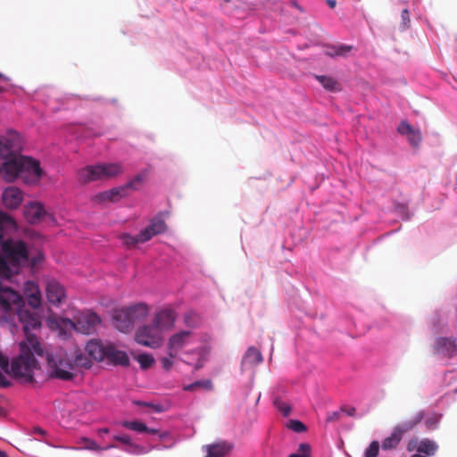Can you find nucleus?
<instances>
[{"label":"nucleus","mask_w":457,"mask_h":457,"mask_svg":"<svg viewBox=\"0 0 457 457\" xmlns=\"http://www.w3.org/2000/svg\"><path fill=\"white\" fill-rule=\"evenodd\" d=\"M24 305L22 297L9 287L0 285V318L7 319L13 309L17 311L19 320L23 325V330L26 335V340L21 343H28L37 355L42 357L44 350L42 349L37 337L31 333V330L41 327L39 315L35 311L22 309Z\"/></svg>","instance_id":"f257e3e1"},{"label":"nucleus","mask_w":457,"mask_h":457,"mask_svg":"<svg viewBox=\"0 0 457 457\" xmlns=\"http://www.w3.org/2000/svg\"><path fill=\"white\" fill-rule=\"evenodd\" d=\"M4 161L0 168V174L7 182L13 181L22 172H29L37 178L42 176V170L37 161L20 154L2 156Z\"/></svg>","instance_id":"f03ea898"},{"label":"nucleus","mask_w":457,"mask_h":457,"mask_svg":"<svg viewBox=\"0 0 457 457\" xmlns=\"http://www.w3.org/2000/svg\"><path fill=\"white\" fill-rule=\"evenodd\" d=\"M20 350V355L11 364L10 374L15 378H23L26 382H32L34 371L38 369L34 356L37 353L28 343H21Z\"/></svg>","instance_id":"7ed1b4c3"},{"label":"nucleus","mask_w":457,"mask_h":457,"mask_svg":"<svg viewBox=\"0 0 457 457\" xmlns=\"http://www.w3.org/2000/svg\"><path fill=\"white\" fill-rule=\"evenodd\" d=\"M149 312L145 303H137L122 309H116L112 313L113 326L120 332H129L134 323L144 320Z\"/></svg>","instance_id":"20e7f679"},{"label":"nucleus","mask_w":457,"mask_h":457,"mask_svg":"<svg viewBox=\"0 0 457 457\" xmlns=\"http://www.w3.org/2000/svg\"><path fill=\"white\" fill-rule=\"evenodd\" d=\"M46 358L51 377L62 380H71L74 378L72 359L62 349L47 353Z\"/></svg>","instance_id":"39448f33"},{"label":"nucleus","mask_w":457,"mask_h":457,"mask_svg":"<svg viewBox=\"0 0 457 457\" xmlns=\"http://www.w3.org/2000/svg\"><path fill=\"white\" fill-rule=\"evenodd\" d=\"M123 172L120 163H102L89 165L79 171V179L82 183H88L96 180H107Z\"/></svg>","instance_id":"423d86ee"},{"label":"nucleus","mask_w":457,"mask_h":457,"mask_svg":"<svg viewBox=\"0 0 457 457\" xmlns=\"http://www.w3.org/2000/svg\"><path fill=\"white\" fill-rule=\"evenodd\" d=\"M424 418L423 412H419L416 416L407 420L402 424L395 426L391 433V435L386 437L381 445L383 450H392L395 449L400 444L403 434L415 428Z\"/></svg>","instance_id":"0eeeda50"},{"label":"nucleus","mask_w":457,"mask_h":457,"mask_svg":"<svg viewBox=\"0 0 457 457\" xmlns=\"http://www.w3.org/2000/svg\"><path fill=\"white\" fill-rule=\"evenodd\" d=\"M2 257L8 262L16 265L21 261L28 260V251L24 242L12 239L5 240L2 244Z\"/></svg>","instance_id":"6e6552de"},{"label":"nucleus","mask_w":457,"mask_h":457,"mask_svg":"<svg viewBox=\"0 0 457 457\" xmlns=\"http://www.w3.org/2000/svg\"><path fill=\"white\" fill-rule=\"evenodd\" d=\"M162 332L154 324L145 325L137 328L135 340L141 345L158 348L163 340Z\"/></svg>","instance_id":"1a4fd4ad"},{"label":"nucleus","mask_w":457,"mask_h":457,"mask_svg":"<svg viewBox=\"0 0 457 457\" xmlns=\"http://www.w3.org/2000/svg\"><path fill=\"white\" fill-rule=\"evenodd\" d=\"M192 333L179 331L172 335L167 343V353L170 358H177L179 352L189 343Z\"/></svg>","instance_id":"9d476101"},{"label":"nucleus","mask_w":457,"mask_h":457,"mask_svg":"<svg viewBox=\"0 0 457 457\" xmlns=\"http://www.w3.org/2000/svg\"><path fill=\"white\" fill-rule=\"evenodd\" d=\"M433 349L435 353L451 359L457 355L456 339L453 337H437L435 341Z\"/></svg>","instance_id":"9b49d317"},{"label":"nucleus","mask_w":457,"mask_h":457,"mask_svg":"<svg viewBox=\"0 0 457 457\" xmlns=\"http://www.w3.org/2000/svg\"><path fill=\"white\" fill-rule=\"evenodd\" d=\"M104 361L114 366L128 367L129 365L127 353L118 349L112 343H107Z\"/></svg>","instance_id":"f8f14e48"},{"label":"nucleus","mask_w":457,"mask_h":457,"mask_svg":"<svg viewBox=\"0 0 457 457\" xmlns=\"http://www.w3.org/2000/svg\"><path fill=\"white\" fill-rule=\"evenodd\" d=\"M21 150L19 135L11 133L8 137H0V156L18 154Z\"/></svg>","instance_id":"ddd939ff"},{"label":"nucleus","mask_w":457,"mask_h":457,"mask_svg":"<svg viewBox=\"0 0 457 457\" xmlns=\"http://www.w3.org/2000/svg\"><path fill=\"white\" fill-rule=\"evenodd\" d=\"M101 322L100 317L92 312H88L86 313H83L76 323H73L74 328L84 333V334H90L92 333L97 325H99Z\"/></svg>","instance_id":"4468645a"},{"label":"nucleus","mask_w":457,"mask_h":457,"mask_svg":"<svg viewBox=\"0 0 457 457\" xmlns=\"http://www.w3.org/2000/svg\"><path fill=\"white\" fill-rule=\"evenodd\" d=\"M175 320V312L170 308H165L154 314L153 323L163 333L174 326Z\"/></svg>","instance_id":"2eb2a0df"},{"label":"nucleus","mask_w":457,"mask_h":457,"mask_svg":"<svg viewBox=\"0 0 457 457\" xmlns=\"http://www.w3.org/2000/svg\"><path fill=\"white\" fill-rule=\"evenodd\" d=\"M46 297L53 305H60L65 298L64 287L56 280H49L46 284Z\"/></svg>","instance_id":"dca6fc26"},{"label":"nucleus","mask_w":457,"mask_h":457,"mask_svg":"<svg viewBox=\"0 0 457 457\" xmlns=\"http://www.w3.org/2000/svg\"><path fill=\"white\" fill-rule=\"evenodd\" d=\"M23 214L29 223L37 224L46 214V212L41 203L30 202L24 206Z\"/></svg>","instance_id":"f3484780"},{"label":"nucleus","mask_w":457,"mask_h":457,"mask_svg":"<svg viewBox=\"0 0 457 457\" xmlns=\"http://www.w3.org/2000/svg\"><path fill=\"white\" fill-rule=\"evenodd\" d=\"M2 200L6 208L17 209L23 200V193L16 187H9L3 192Z\"/></svg>","instance_id":"a211bd4d"},{"label":"nucleus","mask_w":457,"mask_h":457,"mask_svg":"<svg viewBox=\"0 0 457 457\" xmlns=\"http://www.w3.org/2000/svg\"><path fill=\"white\" fill-rule=\"evenodd\" d=\"M166 223L161 217H154L150 220L149 225L141 231V241L147 242L153 237L166 230Z\"/></svg>","instance_id":"6ab92c4d"},{"label":"nucleus","mask_w":457,"mask_h":457,"mask_svg":"<svg viewBox=\"0 0 457 457\" xmlns=\"http://www.w3.org/2000/svg\"><path fill=\"white\" fill-rule=\"evenodd\" d=\"M398 133L403 136H406L409 144L414 147L419 148L422 140L421 132L420 129H415L406 121H402L398 128Z\"/></svg>","instance_id":"aec40b11"},{"label":"nucleus","mask_w":457,"mask_h":457,"mask_svg":"<svg viewBox=\"0 0 457 457\" xmlns=\"http://www.w3.org/2000/svg\"><path fill=\"white\" fill-rule=\"evenodd\" d=\"M106 347L107 343L104 344L99 340L93 339L87 342L85 350L90 359L96 361H104Z\"/></svg>","instance_id":"412c9836"},{"label":"nucleus","mask_w":457,"mask_h":457,"mask_svg":"<svg viewBox=\"0 0 457 457\" xmlns=\"http://www.w3.org/2000/svg\"><path fill=\"white\" fill-rule=\"evenodd\" d=\"M129 190L125 185L118 187L112 188L111 190H107L100 193L96 198L100 202L110 201V202H117L122 197L128 195Z\"/></svg>","instance_id":"4be33fe9"},{"label":"nucleus","mask_w":457,"mask_h":457,"mask_svg":"<svg viewBox=\"0 0 457 457\" xmlns=\"http://www.w3.org/2000/svg\"><path fill=\"white\" fill-rule=\"evenodd\" d=\"M262 361L261 352L253 346L247 349L242 359L243 366H255Z\"/></svg>","instance_id":"5701e85b"},{"label":"nucleus","mask_w":457,"mask_h":457,"mask_svg":"<svg viewBox=\"0 0 457 457\" xmlns=\"http://www.w3.org/2000/svg\"><path fill=\"white\" fill-rule=\"evenodd\" d=\"M438 450L437 444L428 438L420 440L418 453H424L425 456L430 457L436 454Z\"/></svg>","instance_id":"b1692460"},{"label":"nucleus","mask_w":457,"mask_h":457,"mask_svg":"<svg viewBox=\"0 0 457 457\" xmlns=\"http://www.w3.org/2000/svg\"><path fill=\"white\" fill-rule=\"evenodd\" d=\"M352 48L353 46L346 45L327 46L325 49V54L330 57L346 56Z\"/></svg>","instance_id":"393cba45"},{"label":"nucleus","mask_w":457,"mask_h":457,"mask_svg":"<svg viewBox=\"0 0 457 457\" xmlns=\"http://www.w3.org/2000/svg\"><path fill=\"white\" fill-rule=\"evenodd\" d=\"M230 450L226 444H215L206 446V457H223Z\"/></svg>","instance_id":"a878e982"},{"label":"nucleus","mask_w":457,"mask_h":457,"mask_svg":"<svg viewBox=\"0 0 457 457\" xmlns=\"http://www.w3.org/2000/svg\"><path fill=\"white\" fill-rule=\"evenodd\" d=\"M26 287L33 288V292L28 295L29 304L33 309H37L41 304V295L37 287L32 282H27Z\"/></svg>","instance_id":"bb28decb"},{"label":"nucleus","mask_w":457,"mask_h":457,"mask_svg":"<svg viewBox=\"0 0 457 457\" xmlns=\"http://www.w3.org/2000/svg\"><path fill=\"white\" fill-rule=\"evenodd\" d=\"M316 79L322 85V87L324 88H326L327 90H329V91H339L340 90L339 83L331 77L321 75V76H316Z\"/></svg>","instance_id":"cd10ccee"},{"label":"nucleus","mask_w":457,"mask_h":457,"mask_svg":"<svg viewBox=\"0 0 457 457\" xmlns=\"http://www.w3.org/2000/svg\"><path fill=\"white\" fill-rule=\"evenodd\" d=\"M83 443H84V447L86 449H88V450H95V451H106V450H109V449H112V448H116L118 447L117 445H114V444H112V445H107L104 447H100L96 442L93 439H89V438H83L82 439Z\"/></svg>","instance_id":"c85d7f7f"},{"label":"nucleus","mask_w":457,"mask_h":457,"mask_svg":"<svg viewBox=\"0 0 457 457\" xmlns=\"http://www.w3.org/2000/svg\"><path fill=\"white\" fill-rule=\"evenodd\" d=\"M122 427L133 431L137 432H144V430H147V427L145 423L138 421V420H133L129 421L125 420L121 423Z\"/></svg>","instance_id":"c756f323"},{"label":"nucleus","mask_w":457,"mask_h":457,"mask_svg":"<svg viewBox=\"0 0 457 457\" xmlns=\"http://www.w3.org/2000/svg\"><path fill=\"white\" fill-rule=\"evenodd\" d=\"M147 176V172H142L136 175L130 181L125 184L128 190H136L137 187L141 185Z\"/></svg>","instance_id":"7c9ffc66"},{"label":"nucleus","mask_w":457,"mask_h":457,"mask_svg":"<svg viewBox=\"0 0 457 457\" xmlns=\"http://www.w3.org/2000/svg\"><path fill=\"white\" fill-rule=\"evenodd\" d=\"M117 448H120V446ZM120 449L131 454L145 453V448L142 445L134 443L133 441H130L126 446H121Z\"/></svg>","instance_id":"2f4dec72"},{"label":"nucleus","mask_w":457,"mask_h":457,"mask_svg":"<svg viewBox=\"0 0 457 457\" xmlns=\"http://www.w3.org/2000/svg\"><path fill=\"white\" fill-rule=\"evenodd\" d=\"M72 362L74 364V368L81 367L85 369H89L92 366L91 359H89L88 357L85 356L82 353L77 354L75 356V359L72 360Z\"/></svg>","instance_id":"473e14b6"},{"label":"nucleus","mask_w":457,"mask_h":457,"mask_svg":"<svg viewBox=\"0 0 457 457\" xmlns=\"http://www.w3.org/2000/svg\"><path fill=\"white\" fill-rule=\"evenodd\" d=\"M141 232L137 236H130L129 234H123L120 236V239L122 243L127 245L128 247H132L136 245L138 243H143L141 241Z\"/></svg>","instance_id":"72a5a7b5"},{"label":"nucleus","mask_w":457,"mask_h":457,"mask_svg":"<svg viewBox=\"0 0 457 457\" xmlns=\"http://www.w3.org/2000/svg\"><path fill=\"white\" fill-rule=\"evenodd\" d=\"M184 321L187 327L195 328L200 323V317L195 312H188L184 316Z\"/></svg>","instance_id":"f704fd0d"},{"label":"nucleus","mask_w":457,"mask_h":457,"mask_svg":"<svg viewBox=\"0 0 457 457\" xmlns=\"http://www.w3.org/2000/svg\"><path fill=\"white\" fill-rule=\"evenodd\" d=\"M137 360L144 370L150 368L154 362V358L149 353L139 354Z\"/></svg>","instance_id":"c9c22d12"},{"label":"nucleus","mask_w":457,"mask_h":457,"mask_svg":"<svg viewBox=\"0 0 457 457\" xmlns=\"http://www.w3.org/2000/svg\"><path fill=\"white\" fill-rule=\"evenodd\" d=\"M288 457H311V446L309 444L303 443L299 445L296 453H291Z\"/></svg>","instance_id":"e433bc0d"},{"label":"nucleus","mask_w":457,"mask_h":457,"mask_svg":"<svg viewBox=\"0 0 457 457\" xmlns=\"http://www.w3.org/2000/svg\"><path fill=\"white\" fill-rule=\"evenodd\" d=\"M287 428L296 433H302L307 430L306 426L297 420H290L288 421Z\"/></svg>","instance_id":"4c0bfd02"},{"label":"nucleus","mask_w":457,"mask_h":457,"mask_svg":"<svg viewBox=\"0 0 457 457\" xmlns=\"http://www.w3.org/2000/svg\"><path fill=\"white\" fill-rule=\"evenodd\" d=\"M274 405L283 414V416H288L290 414V406L283 402L280 398H276L274 400Z\"/></svg>","instance_id":"58836bf2"},{"label":"nucleus","mask_w":457,"mask_h":457,"mask_svg":"<svg viewBox=\"0 0 457 457\" xmlns=\"http://www.w3.org/2000/svg\"><path fill=\"white\" fill-rule=\"evenodd\" d=\"M379 452V444L378 441H372L365 450L364 457H377Z\"/></svg>","instance_id":"ea45409f"},{"label":"nucleus","mask_w":457,"mask_h":457,"mask_svg":"<svg viewBox=\"0 0 457 457\" xmlns=\"http://www.w3.org/2000/svg\"><path fill=\"white\" fill-rule=\"evenodd\" d=\"M4 225L16 226V222L7 213L0 212V237H2V230Z\"/></svg>","instance_id":"a19ab883"},{"label":"nucleus","mask_w":457,"mask_h":457,"mask_svg":"<svg viewBox=\"0 0 457 457\" xmlns=\"http://www.w3.org/2000/svg\"><path fill=\"white\" fill-rule=\"evenodd\" d=\"M200 384H204V388L211 389L212 386L211 380H201V381H195L190 385H187L184 387L186 391H193L195 388L199 387Z\"/></svg>","instance_id":"79ce46f5"},{"label":"nucleus","mask_w":457,"mask_h":457,"mask_svg":"<svg viewBox=\"0 0 457 457\" xmlns=\"http://www.w3.org/2000/svg\"><path fill=\"white\" fill-rule=\"evenodd\" d=\"M10 275V269L4 258H0V277L8 278Z\"/></svg>","instance_id":"37998d69"},{"label":"nucleus","mask_w":457,"mask_h":457,"mask_svg":"<svg viewBox=\"0 0 457 457\" xmlns=\"http://www.w3.org/2000/svg\"><path fill=\"white\" fill-rule=\"evenodd\" d=\"M112 439L120 443L122 446H126L130 441H132L129 435L114 436Z\"/></svg>","instance_id":"c03bdc74"},{"label":"nucleus","mask_w":457,"mask_h":457,"mask_svg":"<svg viewBox=\"0 0 457 457\" xmlns=\"http://www.w3.org/2000/svg\"><path fill=\"white\" fill-rule=\"evenodd\" d=\"M172 359L173 358H170V355L168 357H163L161 359L162 366L165 370H170L171 369L173 365Z\"/></svg>","instance_id":"a18cd8bd"},{"label":"nucleus","mask_w":457,"mask_h":457,"mask_svg":"<svg viewBox=\"0 0 457 457\" xmlns=\"http://www.w3.org/2000/svg\"><path fill=\"white\" fill-rule=\"evenodd\" d=\"M401 18L403 21V29H406L410 23V14L407 9H403L402 11Z\"/></svg>","instance_id":"49530a36"},{"label":"nucleus","mask_w":457,"mask_h":457,"mask_svg":"<svg viewBox=\"0 0 457 457\" xmlns=\"http://www.w3.org/2000/svg\"><path fill=\"white\" fill-rule=\"evenodd\" d=\"M419 443L420 441L417 438L411 439L407 445V451L413 452L416 450L418 452Z\"/></svg>","instance_id":"de8ad7c7"},{"label":"nucleus","mask_w":457,"mask_h":457,"mask_svg":"<svg viewBox=\"0 0 457 457\" xmlns=\"http://www.w3.org/2000/svg\"><path fill=\"white\" fill-rule=\"evenodd\" d=\"M341 417V412L340 411H333L331 413H328V417H327V421L328 422H335V421H337Z\"/></svg>","instance_id":"09e8293b"},{"label":"nucleus","mask_w":457,"mask_h":457,"mask_svg":"<svg viewBox=\"0 0 457 457\" xmlns=\"http://www.w3.org/2000/svg\"><path fill=\"white\" fill-rule=\"evenodd\" d=\"M157 436L161 441H166L167 439L170 438V435L167 431H159Z\"/></svg>","instance_id":"8fccbe9b"},{"label":"nucleus","mask_w":457,"mask_h":457,"mask_svg":"<svg viewBox=\"0 0 457 457\" xmlns=\"http://www.w3.org/2000/svg\"><path fill=\"white\" fill-rule=\"evenodd\" d=\"M342 411L345 412L347 415L353 417L355 415L356 410L354 407H349V408H342Z\"/></svg>","instance_id":"3c124183"},{"label":"nucleus","mask_w":457,"mask_h":457,"mask_svg":"<svg viewBox=\"0 0 457 457\" xmlns=\"http://www.w3.org/2000/svg\"><path fill=\"white\" fill-rule=\"evenodd\" d=\"M33 432H34V435L39 436L41 437L45 436V435L46 434V430H44L43 428H38V427L35 428Z\"/></svg>","instance_id":"603ef678"},{"label":"nucleus","mask_w":457,"mask_h":457,"mask_svg":"<svg viewBox=\"0 0 457 457\" xmlns=\"http://www.w3.org/2000/svg\"><path fill=\"white\" fill-rule=\"evenodd\" d=\"M10 383L6 380L5 377L0 372V386L7 387Z\"/></svg>","instance_id":"864d4df0"},{"label":"nucleus","mask_w":457,"mask_h":457,"mask_svg":"<svg viewBox=\"0 0 457 457\" xmlns=\"http://www.w3.org/2000/svg\"><path fill=\"white\" fill-rule=\"evenodd\" d=\"M144 432L148 433V434H152V435H158L159 430L155 429V428H147V430H144Z\"/></svg>","instance_id":"5fc2aeb1"},{"label":"nucleus","mask_w":457,"mask_h":457,"mask_svg":"<svg viewBox=\"0 0 457 457\" xmlns=\"http://www.w3.org/2000/svg\"><path fill=\"white\" fill-rule=\"evenodd\" d=\"M109 433V429L106 428H100L98 430V435L99 436H102L103 434H108Z\"/></svg>","instance_id":"6e6d98bb"},{"label":"nucleus","mask_w":457,"mask_h":457,"mask_svg":"<svg viewBox=\"0 0 457 457\" xmlns=\"http://www.w3.org/2000/svg\"><path fill=\"white\" fill-rule=\"evenodd\" d=\"M327 3L330 8H334L336 6V0H327Z\"/></svg>","instance_id":"4d7b16f0"},{"label":"nucleus","mask_w":457,"mask_h":457,"mask_svg":"<svg viewBox=\"0 0 457 457\" xmlns=\"http://www.w3.org/2000/svg\"><path fill=\"white\" fill-rule=\"evenodd\" d=\"M3 79H5V77L0 73V81L3 80ZM4 91V88L2 87H0V92Z\"/></svg>","instance_id":"13d9d810"},{"label":"nucleus","mask_w":457,"mask_h":457,"mask_svg":"<svg viewBox=\"0 0 457 457\" xmlns=\"http://www.w3.org/2000/svg\"><path fill=\"white\" fill-rule=\"evenodd\" d=\"M135 403H136V404H137V405H144V406H146V405H147V403H141V402H135Z\"/></svg>","instance_id":"bf43d9fd"},{"label":"nucleus","mask_w":457,"mask_h":457,"mask_svg":"<svg viewBox=\"0 0 457 457\" xmlns=\"http://www.w3.org/2000/svg\"><path fill=\"white\" fill-rule=\"evenodd\" d=\"M5 227V225L3 226V228ZM6 227H12L11 225H6ZM4 232V229L2 230V233ZM3 236L0 237V240L2 239ZM0 258H3L1 255H0Z\"/></svg>","instance_id":"052dcab7"},{"label":"nucleus","mask_w":457,"mask_h":457,"mask_svg":"<svg viewBox=\"0 0 457 457\" xmlns=\"http://www.w3.org/2000/svg\"><path fill=\"white\" fill-rule=\"evenodd\" d=\"M0 457H7V455L4 452L0 451Z\"/></svg>","instance_id":"680f3d73"},{"label":"nucleus","mask_w":457,"mask_h":457,"mask_svg":"<svg viewBox=\"0 0 457 457\" xmlns=\"http://www.w3.org/2000/svg\"><path fill=\"white\" fill-rule=\"evenodd\" d=\"M200 368H201V365H200V364H197V365L195 366V369H196V370H197V369H200Z\"/></svg>","instance_id":"e2e57ef3"}]
</instances>
